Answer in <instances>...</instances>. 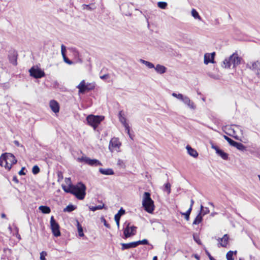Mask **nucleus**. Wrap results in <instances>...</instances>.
I'll use <instances>...</instances> for the list:
<instances>
[{"label":"nucleus","instance_id":"obj_1","mask_svg":"<svg viewBox=\"0 0 260 260\" xmlns=\"http://www.w3.org/2000/svg\"><path fill=\"white\" fill-rule=\"evenodd\" d=\"M142 206L144 210L149 213H152L154 210V201L151 198V194L148 192L143 194Z\"/></svg>","mask_w":260,"mask_h":260},{"label":"nucleus","instance_id":"obj_2","mask_svg":"<svg viewBox=\"0 0 260 260\" xmlns=\"http://www.w3.org/2000/svg\"><path fill=\"white\" fill-rule=\"evenodd\" d=\"M241 59L238 54L233 53L223 61L222 67L224 68H230L233 65V67L235 68L240 63Z\"/></svg>","mask_w":260,"mask_h":260},{"label":"nucleus","instance_id":"obj_3","mask_svg":"<svg viewBox=\"0 0 260 260\" xmlns=\"http://www.w3.org/2000/svg\"><path fill=\"white\" fill-rule=\"evenodd\" d=\"M86 186L82 182L73 185V194L79 200H83L86 195Z\"/></svg>","mask_w":260,"mask_h":260},{"label":"nucleus","instance_id":"obj_4","mask_svg":"<svg viewBox=\"0 0 260 260\" xmlns=\"http://www.w3.org/2000/svg\"><path fill=\"white\" fill-rule=\"evenodd\" d=\"M104 116L94 115L92 114L88 115L86 117L87 123L95 129L99 124L104 120Z\"/></svg>","mask_w":260,"mask_h":260},{"label":"nucleus","instance_id":"obj_5","mask_svg":"<svg viewBox=\"0 0 260 260\" xmlns=\"http://www.w3.org/2000/svg\"><path fill=\"white\" fill-rule=\"evenodd\" d=\"M124 229H123V235L124 238L126 239L128 237H130L132 236H134L136 233L137 227L133 225L130 226V223L125 222L124 223Z\"/></svg>","mask_w":260,"mask_h":260},{"label":"nucleus","instance_id":"obj_6","mask_svg":"<svg viewBox=\"0 0 260 260\" xmlns=\"http://www.w3.org/2000/svg\"><path fill=\"white\" fill-rule=\"evenodd\" d=\"M78 160L80 162H84L86 164L92 167L102 166V164L99 160L96 159H91L87 156H82L81 158H78Z\"/></svg>","mask_w":260,"mask_h":260},{"label":"nucleus","instance_id":"obj_7","mask_svg":"<svg viewBox=\"0 0 260 260\" xmlns=\"http://www.w3.org/2000/svg\"><path fill=\"white\" fill-rule=\"evenodd\" d=\"M50 226L52 232L55 237H58L60 235L59 225L54 219L53 216H51L50 218Z\"/></svg>","mask_w":260,"mask_h":260},{"label":"nucleus","instance_id":"obj_8","mask_svg":"<svg viewBox=\"0 0 260 260\" xmlns=\"http://www.w3.org/2000/svg\"><path fill=\"white\" fill-rule=\"evenodd\" d=\"M30 75L35 78H41L45 76V73L39 68L36 69L32 67L29 70Z\"/></svg>","mask_w":260,"mask_h":260},{"label":"nucleus","instance_id":"obj_9","mask_svg":"<svg viewBox=\"0 0 260 260\" xmlns=\"http://www.w3.org/2000/svg\"><path fill=\"white\" fill-rule=\"evenodd\" d=\"M121 143L117 138H113L110 141L109 149L110 151L112 152L114 150H117L120 148Z\"/></svg>","mask_w":260,"mask_h":260},{"label":"nucleus","instance_id":"obj_10","mask_svg":"<svg viewBox=\"0 0 260 260\" xmlns=\"http://www.w3.org/2000/svg\"><path fill=\"white\" fill-rule=\"evenodd\" d=\"M4 155L6 158L5 162L8 166H11V168L13 164L17 162V160L13 154L9 153H5Z\"/></svg>","mask_w":260,"mask_h":260},{"label":"nucleus","instance_id":"obj_11","mask_svg":"<svg viewBox=\"0 0 260 260\" xmlns=\"http://www.w3.org/2000/svg\"><path fill=\"white\" fill-rule=\"evenodd\" d=\"M247 67L249 68L250 70L254 71L256 75L260 77V62L258 61H256L253 62L252 63L251 66H249V64H247Z\"/></svg>","mask_w":260,"mask_h":260},{"label":"nucleus","instance_id":"obj_12","mask_svg":"<svg viewBox=\"0 0 260 260\" xmlns=\"http://www.w3.org/2000/svg\"><path fill=\"white\" fill-rule=\"evenodd\" d=\"M215 56V52H212L211 53H205L204 55V62L206 64H208L209 63H213L214 59Z\"/></svg>","mask_w":260,"mask_h":260},{"label":"nucleus","instance_id":"obj_13","mask_svg":"<svg viewBox=\"0 0 260 260\" xmlns=\"http://www.w3.org/2000/svg\"><path fill=\"white\" fill-rule=\"evenodd\" d=\"M17 53L14 50L9 51L8 58L10 62L13 65H17Z\"/></svg>","mask_w":260,"mask_h":260},{"label":"nucleus","instance_id":"obj_14","mask_svg":"<svg viewBox=\"0 0 260 260\" xmlns=\"http://www.w3.org/2000/svg\"><path fill=\"white\" fill-rule=\"evenodd\" d=\"M77 88L79 89V93H84L90 91V88L87 87V84L84 80H82L77 86Z\"/></svg>","mask_w":260,"mask_h":260},{"label":"nucleus","instance_id":"obj_15","mask_svg":"<svg viewBox=\"0 0 260 260\" xmlns=\"http://www.w3.org/2000/svg\"><path fill=\"white\" fill-rule=\"evenodd\" d=\"M49 107L51 110L55 113H57L59 111V103L55 100H52L49 102Z\"/></svg>","mask_w":260,"mask_h":260},{"label":"nucleus","instance_id":"obj_16","mask_svg":"<svg viewBox=\"0 0 260 260\" xmlns=\"http://www.w3.org/2000/svg\"><path fill=\"white\" fill-rule=\"evenodd\" d=\"M229 236L228 234H225L222 238H219L217 240L219 241V245L222 247H225L228 244Z\"/></svg>","mask_w":260,"mask_h":260},{"label":"nucleus","instance_id":"obj_17","mask_svg":"<svg viewBox=\"0 0 260 260\" xmlns=\"http://www.w3.org/2000/svg\"><path fill=\"white\" fill-rule=\"evenodd\" d=\"M66 47L63 44H62L61 45V52L62 57L63 58V60L65 62L69 64H72L73 62L68 58L67 57V56L66 55Z\"/></svg>","mask_w":260,"mask_h":260},{"label":"nucleus","instance_id":"obj_18","mask_svg":"<svg viewBox=\"0 0 260 260\" xmlns=\"http://www.w3.org/2000/svg\"><path fill=\"white\" fill-rule=\"evenodd\" d=\"M181 101H182L185 105H187L190 109H195L196 106H194V103L190 101L188 97L183 96Z\"/></svg>","mask_w":260,"mask_h":260},{"label":"nucleus","instance_id":"obj_19","mask_svg":"<svg viewBox=\"0 0 260 260\" xmlns=\"http://www.w3.org/2000/svg\"><path fill=\"white\" fill-rule=\"evenodd\" d=\"M121 245L122 246V250L137 247V243L136 242H133L129 243H121Z\"/></svg>","mask_w":260,"mask_h":260},{"label":"nucleus","instance_id":"obj_20","mask_svg":"<svg viewBox=\"0 0 260 260\" xmlns=\"http://www.w3.org/2000/svg\"><path fill=\"white\" fill-rule=\"evenodd\" d=\"M119 121L121 122V123L123 124V125L124 126L125 130L127 132V133L129 135V137L131 138V136L130 135V128L128 125V124L126 122V119L124 116L122 117H120L119 118Z\"/></svg>","mask_w":260,"mask_h":260},{"label":"nucleus","instance_id":"obj_21","mask_svg":"<svg viewBox=\"0 0 260 260\" xmlns=\"http://www.w3.org/2000/svg\"><path fill=\"white\" fill-rule=\"evenodd\" d=\"M154 69L157 73L160 74H164L167 71V68L165 66L159 64H157L156 67H155Z\"/></svg>","mask_w":260,"mask_h":260},{"label":"nucleus","instance_id":"obj_22","mask_svg":"<svg viewBox=\"0 0 260 260\" xmlns=\"http://www.w3.org/2000/svg\"><path fill=\"white\" fill-rule=\"evenodd\" d=\"M186 149L187 150L188 154L190 156L193 157H197L198 156V153L197 152V151L194 149L192 148L190 146L187 145L186 146Z\"/></svg>","mask_w":260,"mask_h":260},{"label":"nucleus","instance_id":"obj_23","mask_svg":"<svg viewBox=\"0 0 260 260\" xmlns=\"http://www.w3.org/2000/svg\"><path fill=\"white\" fill-rule=\"evenodd\" d=\"M99 172L105 175H113L114 174V172L113 170L112 169H103V168H100Z\"/></svg>","mask_w":260,"mask_h":260},{"label":"nucleus","instance_id":"obj_24","mask_svg":"<svg viewBox=\"0 0 260 260\" xmlns=\"http://www.w3.org/2000/svg\"><path fill=\"white\" fill-rule=\"evenodd\" d=\"M6 158L4 154H3L0 157V166L4 167L6 169H8L9 170L11 169V166H8L5 162Z\"/></svg>","mask_w":260,"mask_h":260},{"label":"nucleus","instance_id":"obj_25","mask_svg":"<svg viewBox=\"0 0 260 260\" xmlns=\"http://www.w3.org/2000/svg\"><path fill=\"white\" fill-rule=\"evenodd\" d=\"M232 146L236 147L237 149L242 151L246 150V147L243 144L236 141H235Z\"/></svg>","mask_w":260,"mask_h":260},{"label":"nucleus","instance_id":"obj_26","mask_svg":"<svg viewBox=\"0 0 260 260\" xmlns=\"http://www.w3.org/2000/svg\"><path fill=\"white\" fill-rule=\"evenodd\" d=\"M39 210L44 214H48L51 212L50 208L46 206H41L39 208Z\"/></svg>","mask_w":260,"mask_h":260},{"label":"nucleus","instance_id":"obj_27","mask_svg":"<svg viewBox=\"0 0 260 260\" xmlns=\"http://www.w3.org/2000/svg\"><path fill=\"white\" fill-rule=\"evenodd\" d=\"M202 216L203 215L201 214V213H199L194 219L193 224H198L201 223L203 220Z\"/></svg>","mask_w":260,"mask_h":260},{"label":"nucleus","instance_id":"obj_28","mask_svg":"<svg viewBox=\"0 0 260 260\" xmlns=\"http://www.w3.org/2000/svg\"><path fill=\"white\" fill-rule=\"evenodd\" d=\"M140 61L141 63H142L143 64H144L145 66H146L149 69H152V68H155L154 65L152 63H151V62H150L149 61L143 60L142 59H141L140 60Z\"/></svg>","mask_w":260,"mask_h":260},{"label":"nucleus","instance_id":"obj_29","mask_svg":"<svg viewBox=\"0 0 260 260\" xmlns=\"http://www.w3.org/2000/svg\"><path fill=\"white\" fill-rule=\"evenodd\" d=\"M223 159L227 160L228 159V154L223 151L222 150H218L217 153Z\"/></svg>","mask_w":260,"mask_h":260},{"label":"nucleus","instance_id":"obj_30","mask_svg":"<svg viewBox=\"0 0 260 260\" xmlns=\"http://www.w3.org/2000/svg\"><path fill=\"white\" fill-rule=\"evenodd\" d=\"M191 15L192 17H193L195 19H197L199 20H201L202 18L199 15L198 12L194 9H192L191 10Z\"/></svg>","mask_w":260,"mask_h":260},{"label":"nucleus","instance_id":"obj_31","mask_svg":"<svg viewBox=\"0 0 260 260\" xmlns=\"http://www.w3.org/2000/svg\"><path fill=\"white\" fill-rule=\"evenodd\" d=\"M76 207L73 205H69L64 209L63 212H71L74 211Z\"/></svg>","mask_w":260,"mask_h":260},{"label":"nucleus","instance_id":"obj_32","mask_svg":"<svg viewBox=\"0 0 260 260\" xmlns=\"http://www.w3.org/2000/svg\"><path fill=\"white\" fill-rule=\"evenodd\" d=\"M105 205L103 204L102 205H100L96 206L89 207V209L91 211H95L97 210H101L104 208Z\"/></svg>","mask_w":260,"mask_h":260},{"label":"nucleus","instance_id":"obj_33","mask_svg":"<svg viewBox=\"0 0 260 260\" xmlns=\"http://www.w3.org/2000/svg\"><path fill=\"white\" fill-rule=\"evenodd\" d=\"M164 190L166 191L168 194L171 193V184L169 182H167L165 184Z\"/></svg>","mask_w":260,"mask_h":260},{"label":"nucleus","instance_id":"obj_34","mask_svg":"<svg viewBox=\"0 0 260 260\" xmlns=\"http://www.w3.org/2000/svg\"><path fill=\"white\" fill-rule=\"evenodd\" d=\"M191 212V210L190 208H189L188 210L185 213H181V214L185 216V218L187 221H188L189 219V215Z\"/></svg>","mask_w":260,"mask_h":260},{"label":"nucleus","instance_id":"obj_35","mask_svg":"<svg viewBox=\"0 0 260 260\" xmlns=\"http://www.w3.org/2000/svg\"><path fill=\"white\" fill-rule=\"evenodd\" d=\"M234 254V251H229L228 252L226 255V257L227 260H234V258L233 257Z\"/></svg>","mask_w":260,"mask_h":260},{"label":"nucleus","instance_id":"obj_36","mask_svg":"<svg viewBox=\"0 0 260 260\" xmlns=\"http://www.w3.org/2000/svg\"><path fill=\"white\" fill-rule=\"evenodd\" d=\"M157 6L160 9H165L167 6V3L165 2H159L157 3Z\"/></svg>","mask_w":260,"mask_h":260},{"label":"nucleus","instance_id":"obj_37","mask_svg":"<svg viewBox=\"0 0 260 260\" xmlns=\"http://www.w3.org/2000/svg\"><path fill=\"white\" fill-rule=\"evenodd\" d=\"M137 243V246L140 244L147 245L148 244V241L147 239H143L142 240H139L136 241Z\"/></svg>","mask_w":260,"mask_h":260},{"label":"nucleus","instance_id":"obj_38","mask_svg":"<svg viewBox=\"0 0 260 260\" xmlns=\"http://www.w3.org/2000/svg\"><path fill=\"white\" fill-rule=\"evenodd\" d=\"M32 172L34 174H37L39 173L40 172V168L39 167L36 165L35 166L33 167L32 168Z\"/></svg>","mask_w":260,"mask_h":260},{"label":"nucleus","instance_id":"obj_39","mask_svg":"<svg viewBox=\"0 0 260 260\" xmlns=\"http://www.w3.org/2000/svg\"><path fill=\"white\" fill-rule=\"evenodd\" d=\"M172 96L178 99V100H182L183 97V95L181 94V93H178V94H177L176 93H173L172 94Z\"/></svg>","mask_w":260,"mask_h":260},{"label":"nucleus","instance_id":"obj_40","mask_svg":"<svg viewBox=\"0 0 260 260\" xmlns=\"http://www.w3.org/2000/svg\"><path fill=\"white\" fill-rule=\"evenodd\" d=\"M223 137L224 139L226 140L229 142L230 145L233 146V144L235 142V141H234L233 140H232V139H231L230 138L225 135H224Z\"/></svg>","mask_w":260,"mask_h":260},{"label":"nucleus","instance_id":"obj_41","mask_svg":"<svg viewBox=\"0 0 260 260\" xmlns=\"http://www.w3.org/2000/svg\"><path fill=\"white\" fill-rule=\"evenodd\" d=\"M117 165L120 168H125V165L123 160L119 159L117 161Z\"/></svg>","mask_w":260,"mask_h":260},{"label":"nucleus","instance_id":"obj_42","mask_svg":"<svg viewBox=\"0 0 260 260\" xmlns=\"http://www.w3.org/2000/svg\"><path fill=\"white\" fill-rule=\"evenodd\" d=\"M193 238L194 240L199 245L202 244V242L199 238V237L198 235H193Z\"/></svg>","mask_w":260,"mask_h":260},{"label":"nucleus","instance_id":"obj_43","mask_svg":"<svg viewBox=\"0 0 260 260\" xmlns=\"http://www.w3.org/2000/svg\"><path fill=\"white\" fill-rule=\"evenodd\" d=\"M63 189L66 192H69L73 194V185L70 186L68 189L63 187Z\"/></svg>","mask_w":260,"mask_h":260},{"label":"nucleus","instance_id":"obj_44","mask_svg":"<svg viewBox=\"0 0 260 260\" xmlns=\"http://www.w3.org/2000/svg\"><path fill=\"white\" fill-rule=\"evenodd\" d=\"M114 219L116 221L117 228L119 229L120 218L119 217V216H118V215H115Z\"/></svg>","mask_w":260,"mask_h":260},{"label":"nucleus","instance_id":"obj_45","mask_svg":"<svg viewBox=\"0 0 260 260\" xmlns=\"http://www.w3.org/2000/svg\"><path fill=\"white\" fill-rule=\"evenodd\" d=\"M125 213V210L123 208H121L118 212L117 214L115 215H118L119 216V217H121V216L123 215H124Z\"/></svg>","mask_w":260,"mask_h":260},{"label":"nucleus","instance_id":"obj_46","mask_svg":"<svg viewBox=\"0 0 260 260\" xmlns=\"http://www.w3.org/2000/svg\"><path fill=\"white\" fill-rule=\"evenodd\" d=\"M47 255V253L45 251H42L40 253V260H46L45 256Z\"/></svg>","mask_w":260,"mask_h":260},{"label":"nucleus","instance_id":"obj_47","mask_svg":"<svg viewBox=\"0 0 260 260\" xmlns=\"http://www.w3.org/2000/svg\"><path fill=\"white\" fill-rule=\"evenodd\" d=\"M101 221L103 222L104 225L108 229L110 228V225L109 224L107 223L106 219L104 217L101 218Z\"/></svg>","mask_w":260,"mask_h":260},{"label":"nucleus","instance_id":"obj_48","mask_svg":"<svg viewBox=\"0 0 260 260\" xmlns=\"http://www.w3.org/2000/svg\"><path fill=\"white\" fill-rule=\"evenodd\" d=\"M209 212H210V211H209V209H208V208L206 207L203 210V212L202 213V215L203 216H204V215L209 213Z\"/></svg>","mask_w":260,"mask_h":260},{"label":"nucleus","instance_id":"obj_49","mask_svg":"<svg viewBox=\"0 0 260 260\" xmlns=\"http://www.w3.org/2000/svg\"><path fill=\"white\" fill-rule=\"evenodd\" d=\"M205 252L206 254L208 255L210 260H216L213 256H211V255L207 250L205 249Z\"/></svg>","mask_w":260,"mask_h":260},{"label":"nucleus","instance_id":"obj_50","mask_svg":"<svg viewBox=\"0 0 260 260\" xmlns=\"http://www.w3.org/2000/svg\"><path fill=\"white\" fill-rule=\"evenodd\" d=\"M211 147L216 151V153L218 152V150H220L218 146H215L213 144L212 145Z\"/></svg>","mask_w":260,"mask_h":260},{"label":"nucleus","instance_id":"obj_51","mask_svg":"<svg viewBox=\"0 0 260 260\" xmlns=\"http://www.w3.org/2000/svg\"><path fill=\"white\" fill-rule=\"evenodd\" d=\"M78 234L79 236L80 237H83L84 236V234L83 233V229L78 230Z\"/></svg>","mask_w":260,"mask_h":260},{"label":"nucleus","instance_id":"obj_52","mask_svg":"<svg viewBox=\"0 0 260 260\" xmlns=\"http://www.w3.org/2000/svg\"><path fill=\"white\" fill-rule=\"evenodd\" d=\"M25 169L24 167H23L21 170L19 172L18 174L20 175H25V173L24 172V170Z\"/></svg>","mask_w":260,"mask_h":260},{"label":"nucleus","instance_id":"obj_53","mask_svg":"<svg viewBox=\"0 0 260 260\" xmlns=\"http://www.w3.org/2000/svg\"><path fill=\"white\" fill-rule=\"evenodd\" d=\"M87 86L90 88V90L93 89L94 88V86L90 83H87Z\"/></svg>","mask_w":260,"mask_h":260},{"label":"nucleus","instance_id":"obj_54","mask_svg":"<svg viewBox=\"0 0 260 260\" xmlns=\"http://www.w3.org/2000/svg\"><path fill=\"white\" fill-rule=\"evenodd\" d=\"M108 77H109V75L108 74H105V75H104L101 76L100 77L101 79H103V80L106 79Z\"/></svg>","mask_w":260,"mask_h":260},{"label":"nucleus","instance_id":"obj_55","mask_svg":"<svg viewBox=\"0 0 260 260\" xmlns=\"http://www.w3.org/2000/svg\"><path fill=\"white\" fill-rule=\"evenodd\" d=\"M13 181L16 182V183H18L19 182L18 179H17L16 176H13Z\"/></svg>","mask_w":260,"mask_h":260},{"label":"nucleus","instance_id":"obj_56","mask_svg":"<svg viewBox=\"0 0 260 260\" xmlns=\"http://www.w3.org/2000/svg\"><path fill=\"white\" fill-rule=\"evenodd\" d=\"M124 116V114L123 113L122 111H120L118 113V118H120V117H122Z\"/></svg>","mask_w":260,"mask_h":260},{"label":"nucleus","instance_id":"obj_57","mask_svg":"<svg viewBox=\"0 0 260 260\" xmlns=\"http://www.w3.org/2000/svg\"><path fill=\"white\" fill-rule=\"evenodd\" d=\"M83 6H84V9H86L87 10L91 9V7H90V5H84Z\"/></svg>","mask_w":260,"mask_h":260},{"label":"nucleus","instance_id":"obj_58","mask_svg":"<svg viewBox=\"0 0 260 260\" xmlns=\"http://www.w3.org/2000/svg\"><path fill=\"white\" fill-rule=\"evenodd\" d=\"M77 222V226L78 230L82 229V227L81 225L80 224V223L78 221Z\"/></svg>","mask_w":260,"mask_h":260},{"label":"nucleus","instance_id":"obj_59","mask_svg":"<svg viewBox=\"0 0 260 260\" xmlns=\"http://www.w3.org/2000/svg\"><path fill=\"white\" fill-rule=\"evenodd\" d=\"M193 204H194V201L192 199H191L190 201V206L189 207V208H190L191 210H192V206L193 205Z\"/></svg>","mask_w":260,"mask_h":260},{"label":"nucleus","instance_id":"obj_60","mask_svg":"<svg viewBox=\"0 0 260 260\" xmlns=\"http://www.w3.org/2000/svg\"><path fill=\"white\" fill-rule=\"evenodd\" d=\"M14 143L17 146H19L20 145V144L19 143V142L17 140H15L14 141Z\"/></svg>","mask_w":260,"mask_h":260},{"label":"nucleus","instance_id":"obj_61","mask_svg":"<svg viewBox=\"0 0 260 260\" xmlns=\"http://www.w3.org/2000/svg\"><path fill=\"white\" fill-rule=\"evenodd\" d=\"M204 208L203 207V206L202 205H201V207H200V213H202L203 212V210H204Z\"/></svg>","mask_w":260,"mask_h":260},{"label":"nucleus","instance_id":"obj_62","mask_svg":"<svg viewBox=\"0 0 260 260\" xmlns=\"http://www.w3.org/2000/svg\"><path fill=\"white\" fill-rule=\"evenodd\" d=\"M1 217H2V218H5V217H6V214H4V213H2V214H1Z\"/></svg>","mask_w":260,"mask_h":260},{"label":"nucleus","instance_id":"obj_63","mask_svg":"<svg viewBox=\"0 0 260 260\" xmlns=\"http://www.w3.org/2000/svg\"><path fill=\"white\" fill-rule=\"evenodd\" d=\"M194 257H195L197 259L199 260V259H200V257H199L198 255L196 254V255H194Z\"/></svg>","mask_w":260,"mask_h":260},{"label":"nucleus","instance_id":"obj_64","mask_svg":"<svg viewBox=\"0 0 260 260\" xmlns=\"http://www.w3.org/2000/svg\"><path fill=\"white\" fill-rule=\"evenodd\" d=\"M153 260H157V257L156 256H155L153 258Z\"/></svg>","mask_w":260,"mask_h":260}]
</instances>
